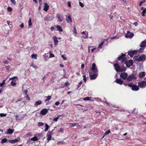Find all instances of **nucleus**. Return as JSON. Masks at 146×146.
<instances>
[{"label":"nucleus","mask_w":146,"mask_h":146,"mask_svg":"<svg viewBox=\"0 0 146 146\" xmlns=\"http://www.w3.org/2000/svg\"><path fill=\"white\" fill-rule=\"evenodd\" d=\"M125 56V54H122L119 56L117 58L118 61H120L118 62L119 63H122L123 64H133V62L132 60H130L128 61L127 60L126 58L124 57Z\"/></svg>","instance_id":"1"},{"label":"nucleus","mask_w":146,"mask_h":146,"mask_svg":"<svg viewBox=\"0 0 146 146\" xmlns=\"http://www.w3.org/2000/svg\"><path fill=\"white\" fill-rule=\"evenodd\" d=\"M114 67L116 71L117 72H122L125 70V68L122 65L119 66V64H114Z\"/></svg>","instance_id":"2"},{"label":"nucleus","mask_w":146,"mask_h":146,"mask_svg":"<svg viewBox=\"0 0 146 146\" xmlns=\"http://www.w3.org/2000/svg\"><path fill=\"white\" fill-rule=\"evenodd\" d=\"M146 57L145 54H143L141 55L139 57H136L135 60L138 61L143 62L146 60Z\"/></svg>","instance_id":"3"},{"label":"nucleus","mask_w":146,"mask_h":146,"mask_svg":"<svg viewBox=\"0 0 146 146\" xmlns=\"http://www.w3.org/2000/svg\"><path fill=\"white\" fill-rule=\"evenodd\" d=\"M53 17L52 15L49 14L44 18V19L46 21H50L53 19Z\"/></svg>","instance_id":"4"},{"label":"nucleus","mask_w":146,"mask_h":146,"mask_svg":"<svg viewBox=\"0 0 146 146\" xmlns=\"http://www.w3.org/2000/svg\"><path fill=\"white\" fill-rule=\"evenodd\" d=\"M136 77L134 74H132L129 75L127 79V80L128 81H131L132 80H134L136 79Z\"/></svg>","instance_id":"5"},{"label":"nucleus","mask_w":146,"mask_h":146,"mask_svg":"<svg viewBox=\"0 0 146 146\" xmlns=\"http://www.w3.org/2000/svg\"><path fill=\"white\" fill-rule=\"evenodd\" d=\"M138 86L141 88H143L146 86V81H142L138 83Z\"/></svg>","instance_id":"6"},{"label":"nucleus","mask_w":146,"mask_h":146,"mask_svg":"<svg viewBox=\"0 0 146 146\" xmlns=\"http://www.w3.org/2000/svg\"><path fill=\"white\" fill-rule=\"evenodd\" d=\"M66 21L69 23H71L72 22V19L70 15L68 14L66 15Z\"/></svg>","instance_id":"7"},{"label":"nucleus","mask_w":146,"mask_h":146,"mask_svg":"<svg viewBox=\"0 0 146 146\" xmlns=\"http://www.w3.org/2000/svg\"><path fill=\"white\" fill-rule=\"evenodd\" d=\"M137 50H134L133 51H128V55H129L131 57H132L135 54L137 53Z\"/></svg>","instance_id":"8"},{"label":"nucleus","mask_w":146,"mask_h":146,"mask_svg":"<svg viewBox=\"0 0 146 146\" xmlns=\"http://www.w3.org/2000/svg\"><path fill=\"white\" fill-rule=\"evenodd\" d=\"M134 35L133 33L129 32V31H127V33L125 35V36L126 38H131Z\"/></svg>","instance_id":"9"},{"label":"nucleus","mask_w":146,"mask_h":146,"mask_svg":"<svg viewBox=\"0 0 146 146\" xmlns=\"http://www.w3.org/2000/svg\"><path fill=\"white\" fill-rule=\"evenodd\" d=\"M127 76V73L125 72L122 73L120 75V77L124 80L126 79Z\"/></svg>","instance_id":"10"},{"label":"nucleus","mask_w":146,"mask_h":146,"mask_svg":"<svg viewBox=\"0 0 146 146\" xmlns=\"http://www.w3.org/2000/svg\"><path fill=\"white\" fill-rule=\"evenodd\" d=\"M48 110L46 109H43L40 111V114L43 115H45L48 112Z\"/></svg>","instance_id":"11"},{"label":"nucleus","mask_w":146,"mask_h":146,"mask_svg":"<svg viewBox=\"0 0 146 146\" xmlns=\"http://www.w3.org/2000/svg\"><path fill=\"white\" fill-rule=\"evenodd\" d=\"M53 130L51 131H49L47 134V139L48 141H49L51 139V134L52 132L53 131Z\"/></svg>","instance_id":"12"},{"label":"nucleus","mask_w":146,"mask_h":146,"mask_svg":"<svg viewBox=\"0 0 146 146\" xmlns=\"http://www.w3.org/2000/svg\"><path fill=\"white\" fill-rule=\"evenodd\" d=\"M115 82L118 84L121 85L123 84V81L122 80L120 79L117 78L115 80Z\"/></svg>","instance_id":"13"},{"label":"nucleus","mask_w":146,"mask_h":146,"mask_svg":"<svg viewBox=\"0 0 146 146\" xmlns=\"http://www.w3.org/2000/svg\"><path fill=\"white\" fill-rule=\"evenodd\" d=\"M140 46L141 47H146V39L144 40L140 43Z\"/></svg>","instance_id":"14"},{"label":"nucleus","mask_w":146,"mask_h":146,"mask_svg":"<svg viewBox=\"0 0 146 146\" xmlns=\"http://www.w3.org/2000/svg\"><path fill=\"white\" fill-rule=\"evenodd\" d=\"M92 70L94 72H97L98 70L97 69L96 64H92Z\"/></svg>","instance_id":"15"},{"label":"nucleus","mask_w":146,"mask_h":146,"mask_svg":"<svg viewBox=\"0 0 146 146\" xmlns=\"http://www.w3.org/2000/svg\"><path fill=\"white\" fill-rule=\"evenodd\" d=\"M98 74H94L90 76V79L93 80L96 78L98 76Z\"/></svg>","instance_id":"16"},{"label":"nucleus","mask_w":146,"mask_h":146,"mask_svg":"<svg viewBox=\"0 0 146 146\" xmlns=\"http://www.w3.org/2000/svg\"><path fill=\"white\" fill-rule=\"evenodd\" d=\"M44 10L45 11H47L49 8V6L46 3L44 4Z\"/></svg>","instance_id":"17"},{"label":"nucleus","mask_w":146,"mask_h":146,"mask_svg":"<svg viewBox=\"0 0 146 146\" xmlns=\"http://www.w3.org/2000/svg\"><path fill=\"white\" fill-rule=\"evenodd\" d=\"M42 104V102L41 101L38 100L35 102V103L34 105V106L36 107L37 106L40 105Z\"/></svg>","instance_id":"18"},{"label":"nucleus","mask_w":146,"mask_h":146,"mask_svg":"<svg viewBox=\"0 0 146 146\" xmlns=\"http://www.w3.org/2000/svg\"><path fill=\"white\" fill-rule=\"evenodd\" d=\"M131 89L133 90L137 91L139 90V88L138 86L134 85H133V86H132V88Z\"/></svg>","instance_id":"19"},{"label":"nucleus","mask_w":146,"mask_h":146,"mask_svg":"<svg viewBox=\"0 0 146 146\" xmlns=\"http://www.w3.org/2000/svg\"><path fill=\"white\" fill-rule=\"evenodd\" d=\"M54 42V44L55 45H57L58 44V40L57 39L56 37L55 36H54L53 37Z\"/></svg>","instance_id":"20"},{"label":"nucleus","mask_w":146,"mask_h":146,"mask_svg":"<svg viewBox=\"0 0 146 146\" xmlns=\"http://www.w3.org/2000/svg\"><path fill=\"white\" fill-rule=\"evenodd\" d=\"M19 141V139H15L12 140H9V141L11 143H14L16 142H18Z\"/></svg>","instance_id":"21"},{"label":"nucleus","mask_w":146,"mask_h":146,"mask_svg":"<svg viewBox=\"0 0 146 146\" xmlns=\"http://www.w3.org/2000/svg\"><path fill=\"white\" fill-rule=\"evenodd\" d=\"M145 76V74L144 72H140L139 74V77L140 78H141L144 77Z\"/></svg>","instance_id":"22"},{"label":"nucleus","mask_w":146,"mask_h":146,"mask_svg":"<svg viewBox=\"0 0 146 146\" xmlns=\"http://www.w3.org/2000/svg\"><path fill=\"white\" fill-rule=\"evenodd\" d=\"M30 67L31 68H33L34 69L36 70L37 68V66L35 64H31L30 66Z\"/></svg>","instance_id":"23"},{"label":"nucleus","mask_w":146,"mask_h":146,"mask_svg":"<svg viewBox=\"0 0 146 146\" xmlns=\"http://www.w3.org/2000/svg\"><path fill=\"white\" fill-rule=\"evenodd\" d=\"M69 83L68 82H66L62 86V87H61L60 88H63L64 87H66L68 86H69Z\"/></svg>","instance_id":"24"},{"label":"nucleus","mask_w":146,"mask_h":146,"mask_svg":"<svg viewBox=\"0 0 146 146\" xmlns=\"http://www.w3.org/2000/svg\"><path fill=\"white\" fill-rule=\"evenodd\" d=\"M13 131H14L13 130L11 129H9L7 130V133L8 134H12L13 133Z\"/></svg>","instance_id":"25"},{"label":"nucleus","mask_w":146,"mask_h":146,"mask_svg":"<svg viewBox=\"0 0 146 146\" xmlns=\"http://www.w3.org/2000/svg\"><path fill=\"white\" fill-rule=\"evenodd\" d=\"M56 28H57V29L58 30V31L61 32H62L63 31V30L62 28L60 26L58 25H57Z\"/></svg>","instance_id":"26"},{"label":"nucleus","mask_w":146,"mask_h":146,"mask_svg":"<svg viewBox=\"0 0 146 146\" xmlns=\"http://www.w3.org/2000/svg\"><path fill=\"white\" fill-rule=\"evenodd\" d=\"M31 57L35 59H36L37 58V54H33L31 56Z\"/></svg>","instance_id":"27"},{"label":"nucleus","mask_w":146,"mask_h":146,"mask_svg":"<svg viewBox=\"0 0 146 146\" xmlns=\"http://www.w3.org/2000/svg\"><path fill=\"white\" fill-rule=\"evenodd\" d=\"M51 97L50 96H47L46 97V98L44 100L45 102H46L47 101H49L51 99Z\"/></svg>","instance_id":"28"},{"label":"nucleus","mask_w":146,"mask_h":146,"mask_svg":"<svg viewBox=\"0 0 146 146\" xmlns=\"http://www.w3.org/2000/svg\"><path fill=\"white\" fill-rule=\"evenodd\" d=\"M45 129L44 130V131H46L48 130V128H49V126L46 123L45 124Z\"/></svg>","instance_id":"29"},{"label":"nucleus","mask_w":146,"mask_h":146,"mask_svg":"<svg viewBox=\"0 0 146 146\" xmlns=\"http://www.w3.org/2000/svg\"><path fill=\"white\" fill-rule=\"evenodd\" d=\"M146 12V8L143 10V11L141 13V15L143 16H145V14Z\"/></svg>","instance_id":"30"},{"label":"nucleus","mask_w":146,"mask_h":146,"mask_svg":"<svg viewBox=\"0 0 146 146\" xmlns=\"http://www.w3.org/2000/svg\"><path fill=\"white\" fill-rule=\"evenodd\" d=\"M31 140H32V141H35L37 140L38 139L37 137L36 136H35L31 138Z\"/></svg>","instance_id":"31"},{"label":"nucleus","mask_w":146,"mask_h":146,"mask_svg":"<svg viewBox=\"0 0 146 146\" xmlns=\"http://www.w3.org/2000/svg\"><path fill=\"white\" fill-rule=\"evenodd\" d=\"M7 141V139L6 138L3 139H2L1 143L2 144L6 143Z\"/></svg>","instance_id":"32"},{"label":"nucleus","mask_w":146,"mask_h":146,"mask_svg":"<svg viewBox=\"0 0 146 146\" xmlns=\"http://www.w3.org/2000/svg\"><path fill=\"white\" fill-rule=\"evenodd\" d=\"M143 48V47L140 48V49L137 51V52H138L139 53H141L143 52L144 50V48Z\"/></svg>","instance_id":"33"},{"label":"nucleus","mask_w":146,"mask_h":146,"mask_svg":"<svg viewBox=\"0 0 146 146\" xmlns=\"http://www.w3.org/2000/svg\"><path fill=\"white\" fill-rule=\"evenodd\" d=\"M7 115V113H0V116L1 117H5Z\"/></svg>","instance_id":"34"},{"label":"nucleus","mask_w":146,"mask_h":146,"mask_svg":"<svg viewBox=\"0 0 146 146\" xmlns=\"http://www.w3.org/2000/svg\"><path fill=\"white\" fill-rule=\"evenodd\" d=\"M6 80H3V82L1 83H0V86L1 87L3 86L5 84V82L6 81Z\"/></svg>","instance_id":"35"},{"label":"nucleus","mask_w":146,"mask_h":146,"mask_svg":"<svg viewBox=\"0 0 146 146\" xmlns=\"http://www.w3.org/2000/svg\"><path fill=\"white\" fill-rule=\"evenodd\" d=\"M110 132V130H108L106 131L105 133L104 134V136H105L108 134Z\"/></svg>","instance_id":"36"},{"label":"nucleus","mask_w":146,"mask_h":146,"mask_svg":"<svg viewBox=\"0 0 146 146\" xmlns=\"http://www.w3.org/2000/svg\"><path fill=\"white\" fill-rule=\"evenodd\" d=\"M29 26H31L32 25V23L31 22V18H30L29 21Z\"/></svg>","instance_id":"37"},{"label":"nucleus","mask_w":146,"mask_h":146,"mask_svg":"<svg viewBox=\"0 0 146 146\" xmlns=\"http://www.w3.org/2000/svg\"><path fill=\"white\" fill-rule=\"evenodd\" d=\"M70 124L71 125L70 126L71 127H74L75 126H77V123H70Z\"/></svg>","instance_id":"38"},{"label":"nucleus","mask_w":146,"mask_h":146,"mask_svg":"<svg viewBox=\"0 0 146 146\" xmlns=\"http://www.w3.org/2000/svg\"><path fill=\"white\" fill-rule=\"evenodd\" d=\"M145 2V0H142V1H141L139 3V5L140 6H141L142 3Z\"/></svg>","instance_id":"39"},{"label":"nucleus","mask_w":146,"mask_h":146,"mask_svg":"<svg viewBox=\"0 0 146 146\" xmlns=\"http://www.w3.org/2000/svg\"><path fill=\"white\" fill-rule=\"evenodd\" d=\"M50 58L54 57V54L52 53V52L51 51H50Z\"/></svg>","instance_id":"40"},{"label":"nucleus","mask_w":146,"mask_h":146,"mask_svg":"<svg viewBox=\"0 0 146 146\" xmlns=\"http://www.w3.org/2000/svg\"><path fill=\"white\" fill-rule=\"evenodd\" d=\"M83 80L84 81V82H86V75L85 74H83Z\"/></svg>","instance_id":"41"},{"label":"nucleus","mask_w":146,"mask_h":146,"mask_svg":"<svg viewBox=\"0 0 146 146\" xmlns=\"http://www.w3.org/2000/svg\"><path fill=\"white\" fill-rule=\"evenodd\" d=\"M56 16L57 17V18L58 19L59 21L60 22H61L62 21V20L60 18L59 14H57Z\"/></svg>","instance_id":"42"},{"label":"nucleus","mask_w":146,"mask_h":146,"mask_svg":"<svg viewBox=\"0 0 146 146\" xmlns=\"http://www.w3.org/2000/svg\"><path fill=\"white\" fill-rule=\"evenodd\" d=\"M11 85L13 86H15L16 85V83L12 81L11 83Z\"/></svg>","instance_id":"43"},{"label":"nucleus","mask_w":146,"mask_h":146,"mask_svg":"<svg viewBox=\"0 0 146 146\" xmlns=\"http://www.w3.org/2000/svg\"><path fill=\"white\" fill-rule=\"evenodd\" d=\"M104 41H103L102 42V43L100 44V45L98 47L99 48H101L102 47V46L103 45V44H104Z\"/></svg>","instance_id":"44"},{"label":"nucleus","mask_w":146,"mask_h":146,"mask_svg":"<svg viewBox=\"0 0 146 146\" xmlns=\"http://www.w3.org/2000/svg\"><path fill=\"white\" fill-rule=\"evenodd\" d=\"M90 99V98L89 97H86L84 98L83 100H89Z\"/></svg>","instance_id":"45"},{"label":"nucleus","mask_w":146,"mask_h":146,"mask_svg":"<svg viewBox=\"0 0 146 146\" xmlns=\"http://www.w3.org/2000/svg\"><path fill=\"white\" fill-rule=\"evenodd\" d=\"M44 125V123L42 122H38V126H42Z\"/></svg>","instance_id":"46"},{"label":"nucleus","mask_w":146,"mask_h":146,"mask_svg":"<svg viewBox=\"0 0 146 146\" xmlns=\"http://www.w3.org/2000/svg\"><path fill=\"white\" fill-rule=\"evenodd\" d=\"M12 9L11 7H9L7 8V10L9 11H12Z\"/></svg>","instance_id":"47"},{"label":"nucleus","mask_w":146,"mask_h":146,"mask_svg":"<svg viewBox=\"0 0 146 146\" xmlns=\"http://www.w3.org/2000/svg\"><path fill=\"white\" fill-rule=\"evenodd\" d=\"M79 4L80 6L82 7H83L84 6V5L82 3L79 2Z\"/></svg>","instance_id":"48"},{"label":"nucleus","mask_w":146,"mask_h":146,"mask_svg":"<svg viewBox=\"0 0 146 146\" xmlns=\"http://www.w3.org/2000/svg\"><path fill=\"white\" fill-rule=\"evenodd\" d=\"M11 3L14 4H16V1H15V0H11Z\"/></svg>","instance_id":"49"},{"label":"nucleus","mask_w":146,"mask_h":146,"mask_svg":"<svg viewBox=\"0 0 146 146\" xmlns=\"http://www.w3.org/2000/svg\"><path fill=\"white\" fill-rule=\"evenodd\" d=\"M32 141V140H31V139H29L27 141V144H28L29 143H31V142Z\"/></svg>","instance_id":"50"},{"label":"nucleus","mask_w":146,"mask_h":146,"mask_svg":"<svg viewBox=\"0 0 146 146\" xmlns=\"http://www.w3.org/2000/svg\"><path fill=\"white\" fill-rule=\"evenodd\" d=\"M133 85L132 84V83H130L129 84H128V86L130 87H131V88H132V86H133Z\"/></svg>","instance_id":"51"},{"label":"nucleus","mask_w":146,"mask_h":146,"mask_svg":"<svg viewBox=\"0 0 146 146\" xmlns=\"http://www.w3.org/2000/svg\"><path fill=\"white\" fill-rule=\"evenodd\" d=\"M88 34L86 35H84L83 37L84 38H88Z\"/></svg>","instance_id":"52"},{"label":"nucleus","mask_w":146,"mask_h":146,"mask_svg":"<svg viewBox=\"0 0 146 146\" xmlns=\"http://www.w3.org/2000/svg\"><path fill=\"white\" fill-rule=\"evenodd\" d=\"M63 114L62 115H57V116L56 117L58 119L61 117L63 116Z\"/></svg>","instance_id":"53"},{"label":"nucleus","mask_w":146,"mask_h":146,"mask_svg":"<svg viewBox=\"0 0 146 146\" xmlns=\"http://www.w3.org/2000/svg\"><path fill=\"white\" fill-rule=\"evenodd\" d=\"M58 119L57 117H56L54 118L53 119V120L54 121L56 122L58 121Z\"/></svg>","instance_id":"54"},{"label":"nucleus","mask_w":146,"mask_h":146,"mask_svg":"<svg viewBox=\"0 0 146 146\" xmlns=\"http://www.w3.org/2000/svg\"><path fill=\"white\" fill-rule=\"evenodd\" d=\"M24 93H25V94L26 95H27V93L28 91H27V90H25L24 91Z\"/></svg>","instance_id":"55"},{"label":"nucleus","mask_w":146,"mask_h":146,"mask_svg":"<svg viewBox=\"0 0 146 146\" xmlns=\"http://www.w3.org/2000/svg\"><path fill=\"white\" fill-rule=\"evenodd\" d=\"M59 104H60V102H58H58H56L55 103V104L56 105V106H58V105H59Z\"/></svg>","instance_id":"56"},{"label":"nucleus","mask_w":146,"mask_h":146,"mask_svg":"<svg viewBox=\"0 0 146 146\" xmlns=\"http://www.w3.org/2000/svg\"><path fill=\"white\" fill-rule=\"evenodd\" d=\"M20 26L21 28H23L24 27L23 23H22L21 25H20Z\"/></svg>","instance_id":"57"},{"label":"nucleus","mask_w":146,"mask_h":146,"mask_svg":"<svg viewBox=\"0 0 146 146\" xmlns=\"http://www.w3.org/2000/svg\"><path fill=\"white\" fill-rule=\"evenodd\" d=\"M62 58H63V60H66V57H65L63 55H62Z\"/></svg>","instance_id":"58"},{"label":"nucleus","mask_w":146,"mask_h":146,"mask_svg":"<svg viewBox=\"0 0 146 146\" xmlns=\"http://www.w3.org/2000/svg\"><path fill=\"white\" fill-rule=\"evenodd\" d=\"M82 82H80L78 84V87H79L82 84Z\"/></svg>","instance_id":"59"},{"label":"nucleus","mask_w":146,"mask_h":146,"mask_svg":"<svg viewBox=\"0 0 146 146\" xmlns=\"http://www.w3.org/2000/svg\"><path fill=\"white\" fill-rule=\"evenodd\" d=\"M3 63L5 64H6L9 63L8 62V61L7 60H5L3 61Z\"/></svg>","instance_id":"60"},{"label":"nucleus","mask_w":146,"mask_h":146,"mask_svg":"<svg viewBox=\"0 0 146 146\" xmlns=\"http://www.w3.org/2000/svg\"><path fill=\"white\" fill-rule=\"evenodd\" d=\"M26 98H27V99L28 100H30V98H29V96L28 95H27L26 96Z\"/></svg>","instance_id":"61"},{"label":"nucleus","mask_w":146,"mask_h":146,"mask_svg":"<svg viewBox=\"0 0 146 146\" xmlns=\"http://www.w3.org/2000/svg\"><path fill=\"white\" fill-rule=\"evenodd\" d=\"M63 131V129L61 128L59 130V132H62Z\"/></svg>","instance_id":"62"},{"label":"nucleus","mask_w":146,"mask_h":146,"mask_svg":"<svg viewBox=\"0 0 146 146\" xmlns=\"http://www.w3.org/2000/svg\"><path fill=\"white\" fill-rule=\"evenodd\" d=\"M133 24L135 26H137L138 25V23L137 22L134 23Z\"/></svg>","instance_id":"63"},{"label":"nucleus","mask_w":146,"mask_h":146,"mask_svg":"<svg viewBox=\"0 0 146 146\" xmlns=\"http://www.w3.org/2000/svg\"><path fill=\"white\" fill-rule=\"evenodd\" d=\"M17 78V77H16L15 76H14V77H13L12 78H9V80H13L15 78Z\"/></svg>","instance_id":"64"}]
</instances>
